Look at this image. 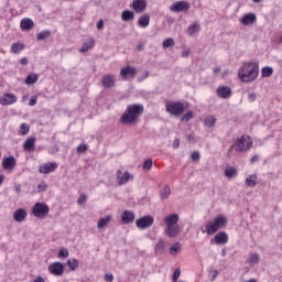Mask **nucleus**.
<instances>
[{"mask_svg":"<svg viewBox=\"0 0 282 282\" xmlns=\"http://www.w3.org/2000/svg\"><path fill=\"white\" fill-rule=\"evenodd\" d=\"M140 113H142V105L133 104L127 107L126 111L120 117L121 124L135 127L140 122Z\"/></svg>","mask_w":282,"mask_h":282,"instance_id":"1","label":"nucleus"},{"mask_svg":"<svg viewBox=\"0 0 282 282\" xmlns=\"http://www.w3.org/2000/svg\"><path fill=\"white\" fill-rule=\"evenodd\" d=\"M238 76L242 83H252L259 76V64L254 62H245L238 69Z\"/></svg>","mask_w":282,"mask_h":282,"instance_id":"2","label":"nucleus"},{"mask_svg":"<svg viewBox=\"0 0 282 282\" xmlns=\"http://www.w3.org/2000/svg\"><path fill=\"white\" fill-rule=\"evenodd\" d=\"M227 225H228V218L219 215L214 218L213 223H208L205 226V229H202V232L209 236L215 235V232H217L219 228H224Z\"/></svg>","mask_w":282,"mask_h":282,"instance_id":"3","label":"nucleus"},{"mask_svg":"<svg viewBox=\"0 0 282 282\" xmlns=\"http://www.w3.org/2000/svg\"><path fill=\"white\" fill-rule=\"evenodd\" d=\"M165 110L170 116H175L176 118L182 116L184 111H186V108L184 106V102L182 101H174V102H167L165 106Z\"/></svg>","mask_w":282,"mask_h":282,"instance_id":"4","label":"nucleus"},{"mask_svg":"<svg viewBox=\"0 0 282 282\" xmlns=\"http://www.w3.org/2000/svg\"><path fill=\"white\" fill-rule=\"evenodd\" d=\"M32 215L37 219H43L50 215V206L45 203H35L32 208Z\"/></svg>","mask_w":282,"mask_h":282,"instance_id":"5","label":"nucleus"},{"mask_svg":"<svg viewBox=\"0 0 282 282\" xmlns=\"http://www.w3.org/2000/svg\"><path fill=\"white\" fill-rule=\"evenodd\" d=\"M235 151L239 153L243 151H250L252 149V140L248 135H242L234 145Z\"/></svg>","mask_w":282,"mask_h":282,"instance_id":"6","label":"nucleus"},{"mask_svg":"<svg viewBox=\"0 0 282 282\" xmlns=\"http://www.w3.org/2000/svg\"><path fill=\"white\" fill-rule=\"evenodd\" d=\"M171 12H188L191 10V3L188 1H176L170 7Z\"/></svg>","mask_w":282,"mask_h":282,"instance_id":"7","label":"nucleus"},{"mask_svg":"<svg viewBox=\"0 0 282 282\" xmlns=\"http://www.w3.org/2000/svg\"><path fill=\"white\" fill-rule=\"evenodd\" d=\"M137 74H138V70L133 66H126L120 70V76L122 80H129L131 78H135Z\"/></svg>","mask_w":282,"mask_h":282,"instance_id":"8","label":"nucleus"},{"mask_svg":"<svg viewBox=\"0 0 282 282\" xmlns=\"http://www.w3.org/2000/svg\"><path fill=\"white\" fill-rule=\"evenodd\" d=\"M48 272L51 274H54V276H63L65 272V265L63 264V262H53L48 267Z\"/></svg>","mask_w":282,"mask_h":282,"instance_id":"9","label":"nucleus"},{"mask_svg":"<svg viewBox=\"0 0 282 282\" xmlns=\"http://www.w3.org/2000/svg\"><path fill=\"white\" fill-rule=\"evenodd\" d=\"M56 169H58V163L48 162V163H45L44 165H40L39 172L43 173L44 175H48V173H54Z\"/></svg>","mask_w":282,"mask_h":282,"instance_id":"10","label":"nucleus"},{"mask_svg":"<svg viewBox=\"0 0 282 282\" xmlns=\"http://www.w3.org/2000/svg\"><path fill=\"white\" fill-rule=\"evenodd\" d=\"M101 85L105 89H111V87L116 86V76L112 74H106L102 76Z\"/></svg>","mask_w":282,"mask_h":282,"instance_id":"11","label":"nucleus"},{"mask_svg":"<svg viewBox=\"0 0 282 282\" xmlns=\"http://www.w3.org/2000/svg\"><path fill=\"white\" fill-rule=\"evenodd\" d=\"M14 166H17V159L13 155L2 159V167L4 171H11Z\"/></svg>","mask_w":282,"mask_h":282,"instance_id":"12","label":"nucleus"},{"mask_svg":"<svg viewBox=\"0 0 282 282\" xmlns=\"http://www.w3.org/2000/svg\"><path fill=\"white\" fill-rule=\"evenodd\" d=\"M180 232H182V227H180V225H172L165 228V235L170 237V239H175Z\"/></svg>","mask_w":282,"mask_h":282,"instance_id":"13","label":"nucleus"},{"mask_svg":"<svg viewBox=\"0 0 282 282\" xmlns=\"http://www.w3.org/2000/svg\"><path fill=\"white\" fill-rule=\"evenodd\" d=\"M17 97L14 94L6 93L3 97L0 98V105L8 107V105H14L17 102Z\"/></svg>","mask_w":282,"mask_h":282,"instance_id":"14","label":"nucleus"},{"mask_svg":"<svg viewBox=\"0 0 282 282\" xmlns=\"http://www.w3.org/2000/svg\"><path fill=\"white\" fill-rule=\"evenodd\" d=\"M216 94L218 98H230V96H232V89H230L228 86H220L217 88Z\"/></svg>","mask_w":282,"mask_h":282,"instance_id":"15","label":"nucleus"},{"mask_svg":"<svg viewBox=\"0 0 282 282\" xmlns=\"http://www.w3.org/2000/svg\"><path fill=\"white\" fill-rule=\"evenodd\" d=\"M135 220V214L131 210H124L121 215V221L124 226L133 224Z\"/></svg>","mask_w":282,"mask_h":282,"instance_id":"16","label":"nucleus"},{"mask_svg":"<svg viewBox=\"0 0 282 282\" xmlns=\"http://www.w3.org/2000/svg\"><path fill=\"white\" fill-rule=\"evenodd\" d=\"M215 243L218 246H225V243H228V234L226 231H219L215 237H214Z\"/></svg>","mask_w":282,"mask_h":282,"instance_id":"17","label":"nucleus"},{"mask_svg":"<svg viewBox=\"0 0 282 282\" xmlns=\"http://www.w3.org/2000/svg\"><path fill=\"white\" fill-rule=\"evenodd\" d=\"M177 221H180V215L177 214H170L164 218V224L166 227L177 226Z\"/></svg>","mask_w":282,"mask_h":282,"instance_id":"18","label":"nucleus"},{"mask_svg":"<svg viewBox=\"0 0 282 282\" xmlns=\"http://www.w3.org/2000/svg\"><path fill=\"white\" fill-rule=\"evenodd\" d=\"M242 25H252L253 23H257V14L254 13H247L241 19Z\"/></svg>","mask_w":282,"mask_h":282,"instance_id":"19","label":"nucleus"},{"mask_svg":"<svg viewBox=\"0 0 282 282\" xmlns=\"http://www.w3.org/2000/svg\"><path fill=\"white\" fill-rule=\"evenodd\" d=\"M129 177H131L129 172L122 173L121 170L117 171V182L120 186H122V184H127V182H129Z\"/></svg>","mask_w":282,"mask_h":282,"instance_id":"20","label":"nucleus"},{"mask_svg":"<svg viewBox=\"0 0 282 282\" xmlns=\"http://www.w3.org/2000/svg\"><path fill=\"white\" fill-rule=\"evenodd\" d=\"M25 217H28V212L23 208L17 209L13 214V219L18 223L24 221Z\"/></svg>","mask_w":282,"mask_h":282,"instance_id":"21","label":"nucleus"},{"mask_svg":"<svg viewBox=\"0 0 282 282\" xmlns=\"http://www.w3.org/2000/svg\"><path fill=\"white\" fill-rule=\"evenodd\" d=\"M20 28L23 31L32 30V28H34V21L30 18H24L21 20Z\"/></svg>","mask_w":282,"mask_h":282,"instance_id":"22","label":"nucleus"},{"mask_svg":"<svg viewBox=\"0 0 282 282\" xmlns=\"http://www.w3.org/2000/svg\"><path fill=\"white\" fill-rule=\"evenodd\" d=\"M155 219L151 215H147L142 217V230H147V228H151L153 226Z\"/></svg>","mask_w":282,"mask_h":282,"instance_id":"23","label":"nucleus"},{"mask_svg":"<svg viewBox=\"0 0 282 282\" xmlns=\"http://www.w3.org/2000/svg\"><path fill=\"white\" fill-rule=\"evenodd\" d=\"M36 143V138L31 137L23 143L24 151H34V144Z\"/></svg>","mask_w":282,"mask_h":282,"instance_id":"24","label":"nucleus"},{"mask_svg":"<svg viewBox=\"0 0 282 282\" xmlns=\"http://www.w3.org/2000/svg\"><path fill=\"white\" fill-rule=\"evenodd\" d=\"M202 26L199 25V22H195L194 24L189 25L187 29V34L189 36H195L198 32H200Z\"/></svg>","mask_w":282,"mask_h":282,"instance_id":"25","label":"nucleus"},{"mask_svg":"<svg viewBox=\"0 0 282 282\" xmlns=\"http://www.w3.org/2000/svg\"><path fill=\"white\" fill-rule=\"evenodd\" d=\"M165 250H166V243H164V240L160 239L155 246V253L164 254Z\"/></svg>","mask_w":282,"mask_h":282,"instance_id":"26","label":"nucleus"},{"mask_svg":"<svg viewBox=\"0 0 282 282\" xmlns=\"http://www.w3.org/2000/svg\"><path fill=\"white\" fill-rule=\"evenodd\" d=\"M217 124V119L214 116H209L204 120V126L207 127V129H213Z\"/></svg>","mask_w":282,"mask_h":282,"instance_id":"27","label":"nucleus"},{"mask_svg":"<svg viewBox=\"0 0 282 282\" xmlns=\"http://www.w3.org/2000/svg\"><path fill=\"white\" fill-rule=\"evenodd\" d=\"M171 195V187L169 185H165L161 191H160V197L162 202L164 199H169V196Z\"/></svg>","mask_w":282,"mask_h":282,"instance_id":"28","label":"nucleus"},{"mask_svg":"<svg viewBox=\"0 0 282 282\" xmlns=\"http://www.w3.org/2000/svg\"><path fill=\"white\" fill-rule=\"evenodd\" d=\"M23 50H25V45H23L22 43H13L11 45L12 54H20V52H23Z\"/></svg>","mask_w":282,"mask_h":282,"instance_id":"29","label":"nucleus"},{"mask_svg":"<svg viewBox=\"0 0 282 282\" xmlns=\"http://www.w3.org/2000/svg\"><path fill=\"white\" fill-rule=\"evenodd\" d=\"M121 19L122 21H133V19H135V14H133V12L130 10H124L121 13Z\"/></svg>","mask_w":282,"mask_h":282,"instance_id":"30","label":"nucleus"},{"mask_svg":"<svg viewBox=\"0 0 282 282\" xmlns=\"http://www.w3.org/2000/svg\"><path fill=\"white\" fill-rule=\"evenodd\" d=\"M50 36H52V31L50 30H44L42 32H39L36 34V40L37 41H45V39H50Z\"/></svg>","mask_w":282,"mask_h":282,"instance_id":"31","label":"nucleus"},{"mask_svg":"<svg viewBox=\"0 0 282 282\" xmlns=\"http://www.w3.org/2000/svg\"><path fill=\"white\" fill-rule=\"evenodd\" d=\"M274 74V69L270 66H264L261 70L262 78H270Z\"/></svg>","mask_w":282,"mask_h":282,"instance_id":"32","label":"nucleus"},{"mask_svg":"<svg viewBox=\"0 0 282 282\" xmlns=\"http://www.w3.org/2000/svg\"><path fill=\"white\" fill-rule=\"evenodd\" d=\"M130 7L137 14H140L142 12V0H134Z\"/></svg>","mask_w":282,"mask_h":282,"instance_id":"33","label":"nucleus"},{"mask_svg":"<svg viewBox=\"0 0 282 282\" xmlns=\"http://www.w3.org/2000/svg\"><path fill=\"white\" fill-rule=\"evenodd\" d=\"M109 221H111V216H106L104 218H100L98 220L97 228L99 230H101V228H105V226H107V224H109Z\"/></svg>","mask_w":282,"mask_h":282,"instance_id":"34","label":"nucleus"},{"mask_svg":"<svg viewBox=\"0 0 282 282\" xmlns=\"http://www.w3.org/2000/svg\"><path fill=\"white\" fill-rule=\"evenodd\" d=\"M39 80V74H30L26 76L25 85H34Z\"/></svg>","mask_w":282,"mask_h":282,"instance_id":"35","label":"nucleus"},{"mask_svg":"<svg viewBox=\"0 0 282 282\" xmlns=\"http://www.w3.org/2000/svg\"><path fill=\"white\" fill-rule=\"evenodd\" d=\"M246 185L253 188V186H257V175H249L246 178Z\"/></svg>","mask_w":282,"mask_h":282,"instance_id":"36","label":"nucleus"},{"mask_svg":"<svg viewBox=\"0 0 282 282\" xmlns=\"http://www.w3.org/2000/svg\"><path fill=\"white\" fill-rule=\"evenodd\" d=\"M169 47H175V40L167 37L163 41V48L169 50Z\"/></svg>","mask_w":282,"mask_h":282,"instance_id":"37","label":"nucleus"},{"mask_svg":"<svg viewBox=\"0 0 282 282\" xmlns=\"http://www.w3.org/2000/svg\"><path fill=\"white\" fill-rule=\"evenodd\" d=\"M94 45H96V42L94 40L90 42H86L83 44L80 52H89V50L94 48Z\"/></svg>","mask_w":282,"mask_h":282,"instance_id":"38","label":"nucleus"},{"mask_svg":"<svg viewBox=\"0 0 282 282\" xmlns=\"http://www.w3.org/2000/svg\"><path fill=\"white\" fill-rule=\"evenodd\" d=\"M235 175H237V170L234 166L225 170V176L232 178Z\"/></svg>","mask_w":282,"mask_h":282,"instance_id":"39","label":"nucleus"},{"mask_svg":"<svg viewBox=\"0 0 282 282\" xmlns=\"http://www.w3.org/2000/svg\"><path fill=\"white\" fill-rule=\"evenodd\" d=\"M142 169L143 171H149L150 169H153V159H147L143 162Z\"/></svg>","mask_w":282,"mask_h":282,"instance_id":"40","label":"nucleus"},{"mask_svg":"<svg viewBox=\"0 0 282 282\" xmlns=\"http://www.w3.org/2000/svg\"><path fill=\"white\" fill-rule=\"evenodd\" d=\"M149 23H151V15L145 13L142 15V28H149Z\"/></svg>","mask_w":282,"mask_h":282,"instance_id":"41","label":"nucleus"},{"mask_svg":"<svg viewBox=\"0 0 282 282\" xmlns=\"http://www.w3.org/2000/svg\"><path fill=\"white\" fill-rule=\"evenodd\" d=\"M67 265H68V268H70V270H77L79 262L77 259L67 260Z\"/></svg>","mask_w":282,"mask_h":282,"instance_id":"42","label":"nucleus"},{"mask_svg":"<svg viewBox=\"0 0 282 282\" xmlns=\"http://www.w3.org/2000/svg\"><path fill=\"white\" fill-rule=\"evenodd\" d=\"M260 258L258 253H252L248 260V263H250L251 265H254L257 263H259Z\"/></svg>","mask_w":282,"mask_h":282,"instance_id":"43","label":"nucleus"},{"mask_svg":"<svg viewBox=\"0 0 282 282\" xmlns=\"http://www.w3.org/2000/svg\"><path fill=\"white\" fill-rule=\"evenodd\" d=\"M67 257H69V250L65 249V248H61L58 251V258L59 259H67Z\"/></svg>","mask_w":282,"mask_h":282,"instance_id":"44","label":"nucleus"},{"mask_svg":"<svg viewBox=\"0 0 282 282\" xmlns=\"http://www.w3.org/2000/svg\"><path fill=\"white\" fill-rule=\"evenodd\" d=\"M89 149V145L85 143H80L77 148L76 151L77 153H87V150Z\"/></svg>","mask_w":282,"mask_h":282,"instance_id":"45","label":"nucleus"},{"mask_svg":"<svg viewBox=\"0 0 282 282\" xmlns=\"http://www.w3.org/2000/svg\"><path fill=\"white\" fill-rule=\"evenodd\" d=\"M21 129V135H28L30 133V126L28 123H22L20 126Z\"/></svg>","mask_w":282,"mask_h":282,"instance_id":"46","label":"nucleus"},{"mask_svg":"<svg viewBox=\"0 0 282 282\" xmlns=\"http://www.w3.org/2000/svg\"><path fill=\"white\" fill-rule=\"evenodd\" d=\"M181 248L182 245H180V242H176L170 248V253L174 254L175 252H180Z\"/></svg>","mask_w":282,"mask_h":282,"instance_id":"47","label":"nucleus"},{"mask_svg":"<svg viewBox=\"0 0 282 282\" xmlns=\"http://www.w3.org/2000/svg\"><path fill=\"white\" fill-rule=\"evenodd\" d=\"M183 122H188V120H193V111H187L183 117H182Z\"/></svg>","mask_w":282,"mask_h":282,"instance_id":"48","label":"nucleus"},{"mask_svg":"<svg viewBox=\"0 0 282 282\" xmlns=\"http://www.w3.org/2000/svg\"><path fill=\"white\" fill-rule=\"evenodd\" d=\"M85 202H87V194H80V196L77 199L78 206H83V204H85Z\"/></svg>","mask_w":282,"mask_h":282,"instance_id":"49","label":"nucleus"},{"mask_svg":"<svg viewBox=\"0 0 282 282\" xmlns=\"http://www.w3.org/2000/svg\"><path fill=\"white\" fill-rule=\"evenodd\" d=\"M182 275V271L180 269H176L172 275V281L177 282V279Z\"/></svg>","mask_w":282,"mask_h":282,"instance_id":"50","label":"nucleus"},{"mask_svg":"<svg viewBox=\"0 0 282 282\" xmlns=\"http://www.w3.org/2000/svg\"><path fill=\"white\" fill-rule=\"evenodd\" d=\"M39 193H45L47 191V184L43 181L37 185Z\"/></svg>","mask_w":282,"mask_h":282,"instance_id":"51","label":"nucleus"},{"mask_svg":"<svg viewBox=\"0 0 282 282\" xmlns=\"http://www.w3.org/2000/svg\"><path fill=\"white\" fill-rule=\"evenodd\" d=\"M193 162H198V160H200L202 155L199 154L198 151H194L191 155Z\"/></svg>","mask_w":282,"mask_h":282,"instance_id":"52","label":"nucleus"},{"mask_svg":"<svg viewBox=\"0 0 282 282\" xmlns=\"http://www.w3.org/2000/svg\"><path fill=\"white\" fill-rule=\"evenodd\" d=\"M104 281L113 282V273H106L104 276Z\"/></svg>","mask_w":282,"mask_h":282,"instance_id":"53","label":"nucleus"},{"mask_svg":"<svg viewBox=\"0 0 282 282\" xmlns=\"http://www.w3.org/2000/svg\"><path fill=\"white\" fill-rule=\"evenodd\" d=\"M36 102H39V97L33 96V97H31V99L29 101V106L34 107L36 105Z\"/></svg>","mask_w":282,"mask_h":282,"instance_id":"54","label":"nucleus"},{"mask_svg":"<svg viewBox=\"0 0 282 282\" xmlns=\"http://www.w3.org/2000/svg\"><path fill=\"white\" fill-rule=\"evenodd\" d=\"M248 100H249V102H254V100H257V95H256V93H250V94L248 95Z\"/></svg>","mask_w":282,"mask_h":282,"instance_id":"55","label":"nucleus"},{"mask_svg":"<svg viewBox=\"0 0 282 282\" xmlns=\"http://www.w3.org/2000/svg\"><path fill=\"white\" fill-rule=\"evenodd\" d=\"M102 28H105V21L99 20L97 23V30H102Z\"/></svg>","mask_w":282,"mask_h":282,"instance_id":"56","label":"nucleus"},{"mask_svg":"<svg viewBox=\"0 0 282 282\" xmlns=\"http://www.w3.org/2000/svg\"><path fill=\"white\" fill-rule=\"evenodd\" d=\"M212 274H213L212 281H215L217 279V276H219V271L214 270V271H212Z\"/></svg>","mask_w":282,"mask_h":282,"instance_id":"57","label":"nucleus"},{"mask_svg":"<svg viewBox=\"0 0 282 282\" xmlns=\"http://www.w3.org/2000/svg\"><path fill=\"white\" fill-rule=\"evenodd\" d=\"M173 149H180V139H175L173 142Z\"/></svg>","mask_w":282,"mask_h":282,"instance_id":"58","label":"nucleus"},{"mask_svg":"<svg viewBox=\"0 0 282 282\" xmlns=\"http://www.w3.org/2000/svg\"><path fill=\"white\" fill-rule=\"evenodd\" d=\"M28 63H29L28 57H22V58L20 59V64H21V65H28Z\"/></svg>","mask_w":282,"mask_h":282,"instance_id":"59","label":"nucleus"},{"mask_svg":"<svg viewBox=\"0 0 282 282\" xmlns=\"http://www.w3.org/2000/svg\"><path fill=\"white\" fill-rule=\"evenodd\" d=\"M137 227L142 229V217H140L139 219H137Z\"/></svg>","mask_w":282,"mask_h":282,"instance_id":"60","label":"nucleus"},{"mask_svg":"<svg viewBox=\"0 0 282 282\" xmlns=\"http://www.w3.org/2000/svg\"><path fill=\"white\" fill-rule=\"evenodd\" d=\"M188 54H191V52L184 51V52L182 53L183 58H188Z\"/></svg>","mask_w":282,"mask_h":282,"instance_id":"61","label":"nucleus"},{"mask_svg":"<svg viewBox=\"0 0 282 282\" xmlns=\"http://www.w3.org/2000/svg\"><path fill=\"white\" fill-rule=\"evenodd\" d=\"M259 156L254 155L253 158H251V164H254V162H258Z\"/></svg>","mask_w":282,"mask_h":282,"instance_id":"62","label":"nucleus"},{"mask_svg":"<svg viewBox=\"0 0 282 282\" xmlns=\"http://www.w3.org/2000/svg\"><path fill=\"white\" fill-rule=\"evenodd\" d=\"M33 282H45V279H43V276H39Z\"/></svg>","mask_w":282,"mask_h":282,"instance_id":"63","label":"nucleus"},{"mask_svg":"<svg viewBox=\"0 0 282 282\" xmlns=\"http://www.w3.org/2000/svg\"><path fill=\"white\" fill-rule=\"evenodd\" d=\"M15 192L18 193V195H19V193H21V184H18L15 186Z\"/></svg>","mask_w":282,"mask_h":282,"instance_id":"64","label":"nucleus"}]
</instances>
